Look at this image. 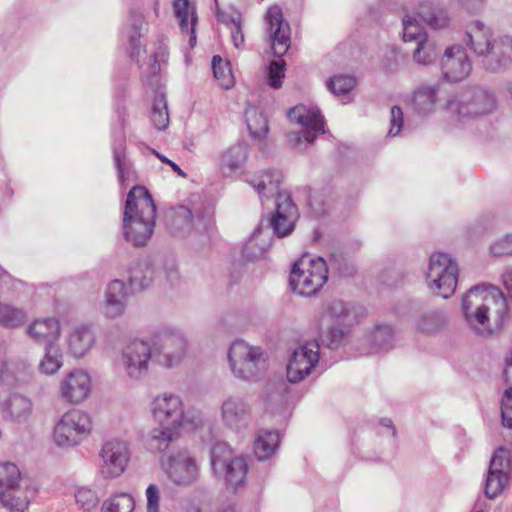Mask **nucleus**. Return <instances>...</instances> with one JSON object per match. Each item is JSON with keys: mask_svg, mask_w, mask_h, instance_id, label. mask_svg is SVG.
Wrapping results in <instances>:
<instances>
[{"mask_svg": "<svg viewBox=\"0 0 512 512\" xmlns=\"http://www.w3.org/2000/svg\"><path fill=\"white\" fill-rule=\"evenodd\" d=\"M227 358L233 375L243 381L260 379L267 369V357L262 348L241 339L230 345Z\"/></svg>", "mask_w": 512, "mask_h": 512, "instance_id": "39448f33", "label": "nucleus"}, {"mask_svg": "<svg viewBox=\"0 0 512 512\" xmlns=\"http://www.w3.org/2000/svg\"><path fill=\"white\" fill-rule=\"evenodd\" d=\"M153 358L150 343L135 339L123 349L121 365L127 377L132 380H141L148 374L149 363L153 362Z\"/></svg>", "mask_w": 512, "mask_h": 512, "instance_id": "f8f14e48", "label": "nucleus"}, {"mask_svg": "<svg viewBox=\"0 0 512 512\" xmlns=\"http://www.w3.org/2000/svg\"><path fill=\"white\" fill-rule=\"evenodd\" d=\"M370 341L376 350H388L392 347L393 329L390 325H379L370 335Z\"/></svg>", "mask_w": 512, "mask_h": 512, "instance_id": "603ef678", "label": "nucleus"}, {"mask_svg": "<svg viewBox=\"0 0 512 512\" xmlns=\"http://www.w3.org/2000/svg\"><path fill=\"white\" fill-rule=\"evenodd\" d=\"M26 314L23 310L9 305L0 304V325L6 328H16L24 323Z\"/></svg>", "mask_w": 512, "mask_h": 512, "instance_id": "09e8293b", "label": "nucleus"}, {"mask_svg": "<svg viewBox=\"0 0 512 512\" xmlns=\"http://www.w3.org/2000/svg\"><path fill=\"white\" fill-rule=\"evenodd\" d=\"M92 431V420L80 409H70L56 422L53 441L60 448H71L84 441Z\"/></svg>", "mask_w": 512, "mask_h": 512, "instance_id": "1a4fd4ad", "label": "nucleus"}, {"mask_svg": "<svg viewBox=\"0 0 512 512\" xmlns=\"http://www.w3.org/2000/svg\"><path fill=\"white\" fill-rule=\"evenodd\" d=\"M96 341L95 332L90 325L75 327L67 339L68 351L74 358L84 357L94 346Z\"/></svg>", "mask_w": 512, "mask_h": 512, "instance_id": "393cba45", "label": "nucleus"}, {"mask_svg": "<svg viewBox=\"0 0 512 512\" xmlns=\"http://www.w3.org/2000/svg\"><path fill=\"white\" fill-rule=\"evenodd\" d=\"M144 29L145 21L143 15L140 13L132 12L129 16L127 26L123 32V36L128 40L129 55L133 60H138L143 48L140 38Z\"/></svg>", "mask_w": 512, "mask_h": 512, "instance_id": "c756f323", "label": "nucleus"}, {"mask_svg": "<svg viewBox=\"0 0 512 512\" xmlns=\"http://www.w3.org/2000/svg\"><path fill=\"white\" fill-rule=\"evenodd\" d=\"M113 154L120 185L125 187L131 182L136 181L135 171L132 169L131 164L125 160V155L121 148H115Z\"/></svg>", "mask_w": 512, "mask_h": 512, "instance_id": "c03bdc74", "label": "nucleus"}, {"mask_svg": "<svg viewBox=\"0 0 512 512\" xmlns=\"http://www.w3.org/2000/svg\"><path fill=\"white\" fill-rule=\"evenodd\" d=\"M156 217V206L148 190L134 186L128 193L123 213L125 240L134 247H143L150 240Z\"/></svg>", "mask_w": 512, "mask_h": 512, "instance_id": "7ed1b4c3", "label": "nucleus"}, {"mask_svg": "<svg viewBox=\"0 0 512 512\" xmlns=\"http://www.w3.org/2000/svg\"><path fill=\"white\" fill-rule=\"evenodd\" d=\"M128 293L122 280L114 279L109 282L105 290V299L102 313L109 319L123 316L127 308Z\"/></svg>", "mask_w": 512, "mask_h": 512, "instance_id": "5701e85b", "label": "nucleus"}, {"mask_svg": "<svg viewBox=\"0 0 512 512\" xmlns=\"http://www.w3.org/2000/svg\"><path fill=\"white\" fill-rule=\"evenodd\" d=\"M298 219V209L288 193H279L276 199V209L269 224L278 238L290 235Z\"/></svg>", "mask_w": 512, "mask_h": 512, "instance_id": "6ab92c4d", "label": "nucleus"}, {"mask_svg": "<svg viewBox=\"0 0 512 512\" xmlns=\"http://www.w3.org/2000/svg\"><path fill=\"white\" fill-rule=\"evenodd\" d=\"M319 344L307 342L291 354L287 364V379L291 383H299L310 375L319 362Z\"/></svg>", "mask_w": 512, "mask_h": 512, "instance_id": "4468645a", "label": "nucleus"}, {"mask_svg": "<svg viewBox=\"0 0 512 512\" xmlns=\"http://www.w3.org/2000/svg\"><path fill=\"white\" fill-rule=\"evenodd\" d=\"M248 151V146L244 143H239L225 151L219 164L221 173L228 177L239 170L247 160Z\"/></svg>", "mask_w": 512, "mask_h": 512, "instance_id": "2f4dec72", "label": "nucleus"}, {"mask_svg": "<svg viewBox=\"0 0 512 512\" xmlns=\"http://www.w3.org/2000/svg\"><path fill=\"white\" fill-rule=\"evenodd\" d=\"M288 118L291 122L301 126L298 131H291L287 134V140L290 146L303 150L306 144L314 142L319 134H323L324 120L320 111L315 107L298 105L290 109Z\"/></svg>", "mask_w": 512, "mask_h": 512, "instance_id": "9d476101", "label": "nucleus"}, {"mask_svg": "<svg viewBox=\"0 0 512 512\" xmlns=\"http://www.w3.org/2000/svg\"><path fill=\"white\" fill-rule=\"evenodd\" d=\"M328 280L326 262L321 257L302 256L296 261L289 275V285L300 296L317 294Z\"/></svg>", "mask_w": 512, "mask_h": 512, "instance_id": "423d86ee", "label": "nucleus"}, {"mask_svg": "<svg viewBox=\"0 0 512 512\" xmlns=\"http://www.w3.org/2000/svg\"><path fill=\"white\" fill-rule=\"evenodd\" d=\"M285 63L280 60H273L270 62L268 67V83L274 88L278 89L282 86V79L285 76L284 73Z\"/></svg>", "mask_w": 512, "mask_h": 512, "instance_id": "13d9d810", "label": "nucleus"}, {"mask_svg": "<svg viewBox=\"0 0 512 512\" xmlns=\"http://www.w3.org/2000/svg\"><path fill=\"white\" fill-rule=\"evenodd\" d=\"M266 20L269 25L273 54L276 57H282L290 47V25L285 21L282 9L277 5L268 9Z\"/></svg>", "mask_w": 512, "mask_h": 512, "instance_id": "aec40b11", "label": "nucleus"}, {"mask_svg": "<svg viewBox=\"0 0 512 512\" xmlns=\"http://www.w3.org/2000/svg\"><path fill=\"white\" fill-rule=\"evenodd\" d=\"M173 9H174L176 16L191 14L189 0H174L173 1Z\"/></svg>", "mask_w": 512, "mask_h": 512, "instance_id": "338daca9", "label": "nucleus"}, {"mask_svg": "<svg viewBox=\"0 0 512 512\" xmlns=\"http://www.w3.org/2000/svg\"><path fill=\"white\" fill-rule=\"evenodd\" d=\"M463 42L491 73H500L512 66V37L495 36L492 28L480 20L469 23Z\"/></svg>", "mask_w": 512, "mask_h": 512, "instance_id": "f03ea898", "label": "nucleus"}, {"mask_svg": "<svg viewBox=\"0 0 512 512\" xmlns=\"http://www.w3.org/2000/svg\"><path fill=\"white\" fill-rule=\"evenodd\" d=\"M92 380L83 369H74L65 375L59 384L61 398L70 404H80L90 395Z\"/></svg>", "mask_w": 512, "mask_h": 512, "instance_id": "f3484780", "label": "nucleus"}, {"mask_svg": "<svg viewBox=\"0 0 512 512\" xmlns=\"http://www.w3.org/2000/svg\"><path fill=\"white\" fill-rule=\"evenodd\" d=\"M346 335V331L340 327H331L323 336V342L330 349L337 348L341 345Z\"/></svg>", "mask_w": 512, "mask_h": 512, "instance_id": "680f3d73", "label": "nucleus"}, {"mask_svg": "<svg viewBox=\"0 0 512 512\" xmlns=\"http://www.w3.org/2000/svg\"><path fill=\"white\" fill-rule=\"evenodd\" d=\"M495 93L485 87L470 86L447 99L445 109L459 118H480L496 111Z\"/></svg>", "mask_w": 512, "mask_h": 512, "instance_id": "20e7f679", "label": "nucleus"}, {"mask_svg": "<svg viewBox=\"0 0 512 512\" xmlns=\"http://www.w3.org/2000/svg\"><path fill=\"white\" fill-rule=\"evenodd\" d=\"M147 512H159L160 490L155 484H150L146 489Z\"/></svg>", "mask_w": 512, "mask_h": 512, "instance_id": "e2e57ef3", "label": "nucleus"}, {"mask_svg": "<svg viewBox=\"0 0 512 512\" xmlns=\"http://www.w3.org/2000/svg\"><path fill=\"white\" fill-rule=\"evenodd\" d=\"M20 480V470L14 463H0V496L4 494H9L12 497L25 495L20 489Z\"/></svg>", "mask_w": 512, "mask_h": 512, "instance_id": "473e14b6", "label": "nucleus"}, {"mask_svg": "<svg viewBox=\"0 0 512 512\" xmlns=\"http://www.w3.org/2000/svg\"><path fill=\"white\" fill-rule=\"evenodd\" d=\"M150 119L159 131L165 130L169 125L166 95L162 92L157 93L154 97Z\"/></svg>", "mask_w": 512, "mask_h": 512, "instance_id": "a19ab883", "label": "nucleus"}, {"mask_svg": "<svg viewBox=\"0 0 512 512\" xmlns=\"http://www.w3.org/2000/svg\"><path fill=\"white\" fill-rule=\"evenodd\" d=\"M221 419L224 425L240 431L248 427L251 420V406L239 395L227 396L221 404Z\"/></svg>", "mask_w": 512, "mask_h": 512, "instance_id": "412c9836", "label": "nucleus"}, {"mask_svg": "<svg viewBox=\"0 0 512 512\" xmlns=\"http://www.w3.org/2000/svg\"><path fill=\"white\" fill-rule=\"evenodd\" d=\"M221 470H225V480L228 487L236 490L245 481L248 464L245 458L234 457Z\"/></svg>", "mask_w": 512, "mask_h": 512, "instance_id": "4c0bfd02", "label": "nucleus"}, {"mask_svg": "<svg viewBox=\"0 0 512 512\" xmlns=\"http://www.w3.org/2000/svg\"><path fill=\"white\" fill-rule=\"evenodd\" d=\"M211 65L214 77L219 81L220 85L225 89L231 88L234 80L228 62L215 55L212 58Z\"/></svg>", "mask_w": 512, "mask_h": 512, "instance_id": "de8ad7c7", "label": "nucleus"}, {"mask_svg": "<svg viewBox=\"0 0 512 512\" xmlns=\"http://www.w3.org/2000/svg\"><path fill=\"white\" fill-rule=\"evenodd\" d=\"M99 457L101 475L105 479L117 478L125 472L130 461V445L118 437L107 439L101 446Z\"/></svg>", "mask_w": 512, "mask_h": 512, "instance_id": "9b49d317", "label": "nucleus"}, {"mask_svg": "<svg viewBox=\"0 0 512 512\" xmlns=\"http://www.w3.org/2000/svg\"><path fill=\"white\" fill-rule=\"evenodd\" d=\"M153 362L165 369L179 366L188 352L185 334L178 329L162 328L153 333L150 344Z\"/></svg>", "mask_w": 512, "mask_h": 512, "instance_id": "0eeeda50", "label": "nucleus"}, {"mask_svg": "<svg viewBox=\"0 0 512 512\" xmlns=\"http://www.w3.org/2000/svg\"><path fill=\"white\" fill-rule=\"evenodd\" d=\"M461 307L470 329L482 337L500 328L508 311L506 299L499 290H485L479 285L467 291Z\"/></svg>", "mask_w": 512, "mask_h": 512, "instance_id": "f257e3e1", "label": "nucleus"}, {"mask_svg": "<svg viewBox=\"0 0 512 512\" xmlns=\"http://www.w3.org/2000/svg\"><path fill=\"white\" fill-rule=\"evenodd\" d=\"M0 415L7 423L25 425L33 415L32 400L19 393H2L0 394Z\"/></svg>", "mask_w": 512, "mask_h": 512, "instance_id": "dca6fc26", "label": "nucleus"}, {"mask_svg": "<svg viewBox=\"0 0 512 512\" xmlns=\"http://www.w3.org/2000/svg\"><path fill=\"white\" fill-rule=\"evenodd\" d=\"M219 21H225L223 17L218 13L217 14ZM227 24L230 26L231 30V39L236 48H241L244 45V33L242 30L241 17L240 15L231 16L229 20H226Z\"/></svg>", "mask_w": 512, "mask_h": 512, "instance_id": "4d7b16f0", "label": "nucleus"}, {"mask_svg": "<svg viewBox=\"0 0 512 512\" xmlns=\"http://www.w3.org/2000/svg\"><path fill=\"white\" fill-rule=\"evenodd\" d=\"M445 91L440 83L422 84L413 92L412 108L421 115H428L436 110L444 98Z\"/></svg>", "mask_w": 512, "mask_h": 512, "instance_id": "b1692460", "label": "nucleus"}, {"mask_svg": "<svg viewBox=\"0 0 512 512\" xmlns=\"http://www.w3.org/2000/svg\"><path fill=\"white\" fill-rule=\"evenodd\" d=\"M459 269L451 255L443 252L431 254L425 279L430 292L443 299L450 298L456 290Z\"/></svg>", "mask_w": 512, "mask_h": 512, "instance_id": "6e6552de", "label": "nucleus"}, {"mask_svg": "<svg viewBox=\"0 0 512 512\" xmlns=\"http://www.w3.org/2000/svg\"><path fill=\"white\" fill-rule=\"evenodd\" d=\"M356 85V80L350 75H336L331 77L327 83V88L336 96L348 94Z\"/></svg>", "mask_w": 512, "mask_h": 512, "instance_id": "864d4df0", "label": "nucleus"}, {"mask_svg": "<svg viewBox=\"0 0 512 512\" xmlns=\"http://www.w3.org/2000/svg\"><path fill=\"white\" fill-rule=\"evenodd\" d=\"M503 285L510 299H512V268L506 269L502 275Z\"/></svg>", "mask_w": 512, "mask_h": 512, "instance_id": "774afa93", "label": "nucleus"}, {"mask_svg": "<svg viewBox=\"0 0 512 512\" xmlns=\"http://www.w3.org/2000/svg\"><path fill=\"white\" fill-rule=\"evenodd\" d=\"M270 246V238L258 228L242 248V256L248 261L261 258Z\"/></svg>", "mask_w": 512, "mask_h": 512, "instance_id": "e433bc0d", "label": "nucleus"}, {"mask_svg": "<svg viewBox=\"0 0 512 512\" xmlns=\"http://www.w3.org/2000/svg\"><path fill=\"white\" fill-rule=\"evenodd\" d=\"M210 225V220L204 216H197L196 222L192 211L186 206H178L173 210L170 218L169 228L170 232L179 237L189 235L192 230H207Z\"/></svg>", "mask_w": 512, "mask_h": 512, "instance_id": "4be33fe9", "label": "nucleus"}, {"mask_svg": "<svg viewBox=\"0 0 512 512\" xmlns=\"http://www.w3.org/2000/svg\"><path fill=\"white\" fill-rule=\"evenodd\" d=\"M245 120L253 138L261 139L268 133L267 118L257 107L249 105L245 109Z\"/></svg>", "mask_w": 512, "mask_h": 512, "instance_id": "ea45409f", "label": "nucleus"}, {"mask_svg": "<svg viewBox=\"0 0 512 512\" xmlns=\"http://www.w3.org/2000/svg\"><path fill=\"white\" fill-rule=\"evenodd\" d=\"M323 321L337 326H351L356 322L353 306L341 299L328 300L323 307Z\"/></svg>", "mask_w": 512, "mask_h": 512, "instance_id": "bb28decb", "label": "nucleus"}, {"mask_svg": "<svg viewBox=\"0 0 512 512\" xmlns=\"http://www.w3.org/2000/svg\"><path fill=\"white\" fill-rule=\"evenodd\" d=\"M422 20L432 29L440 30L449 26L450 19L447 11L437 3L424 0L418 11Z\"/></svg>", "mask_w": 512, "mask_h": 512, "instance_id": "7c9ffc66", "label": "nucleus"}, {"mask_svg": "<svg viewBox=\"0 0 512 512\" xmlns=\"http://www.w3.org/2000/svg\"><path fill=\"white\" fill-rule=\"evenodd\" d=\"M280 436L274 430H260L254 441V453L259 460L270 458L279 445Z\"/></svg>", "mask_w": 512, "mask_h": 512, "instance_id": "c9c22d12", "label": "nucleus"}, {"mask_svg": "<svg viewBox=\"0 0 512 512\" xmlns=\"http://www.w3.org/2000/svg\"><path fill=\"white\" fill-rule=\"evenodd\" d=\"M509 477L505 474H497L493 471L487 472L484 493L487 498L494 499L508 485Z\"/></svg>", "mask_w": 512, "mask_h": 512, "instance_id": "3c124183", "label": "nucleus"}, {"mask_svg": "<svg viewBox=\"0 0 512 512\" xmlns=\"http://www.w3.org/2000/svg\"><path fill=\"white\" fill-rule=\"evenodd\" d=\"M29 337L38 344H56L60 335V324L56 318L35 320L27 328Z\"/></svg>", "mask_w": 512, "mask_h": 512, "instance_id": "cd10ccee", "label": "nucleus"}, {"mask_svg": "<svg viewBox=\"0 0 512 512\" xmlns=\"http://www.w3.org/2000/svg\"><path fill=\"white\" fill-rule=\"evenodd\" d=\"M180 437V428L162 426L150 431L147 446L152 452H163Z\"/></svg>", "mask_w": 512, "mask_h": 512, "instance_id": "f704fd0d", "label": "nucleus"}, {"mask_svg": "<svg viewBox=\"0 0 512 512\" xmlns=\"http://www.w3.org/2000/svg\"><path fill=\"white\" fill-rule=\"evenodd\" d=\"M449 321L443 309H431L421 312L415 320L416 329L425 334H433L442 330Z\"/></svg>", "mask_w": 512, "mask_h": 512, "instance_id": "72a5a7b5", "label": "nucleus"}, {"mask_svg": "<svg viewBox=\"0 0 512 512\" xmlns=\"http://www.w3.org/2000/svg\"><path fill=\"white\" fill-rule=\"evenodd\" d=\"M75 501L79 509L84 512H89L96 508L99 498L95 491L86 487H81L75 492Z\"/></svg>", "mask_w": 512, "mask_h": 512, "instance_id": "6e6d98bb", "label": "nucleus"}, {"mask_svg": "<svg viewBox=\"0 0 512 512\" xmlns=\"http://www.w3.org/2000/svg\"><path fill=\"white\" fill-rule=\"evenodd\" d=\"M490 252L497 257L512 255V234H507L493 242Z\"/></svg>", "mask_w": 512, "mask_h": 512, "instance_id": "052dcab7", "label": "nucleus"}, {"mask_svg": "<svg viewBox=\"0 0 512 512\" xmlns=\"http://www.w3.org/2000/svg\"><path fill=\"white\" fill-rule=\"evenodd\" d=\"M135 500L128 493H117L105 500L101 512H133Z\"/></svg>", "mask_w": 512, "mask_h": 512, "instance_id": "37998d69", "label": "nucleus"}, {"mask_svg": "<svg viewBox=\"0 0 512 512\" xmlns=\"http://www.w3.org/2000/svg\"><path fill=\"white\" fill-rule=\"evenodd\" d=\"M416 45L417 47L413 52V59L415 62L420 65H430L437 59L439 49L433 40L428 39L426 36Z\"/></svg>", "mask_w": 512, "mask_h": 512, "instance_id": "79ce46f5", "label": "nucleus"}, {"mask_svg": "<svg viewBox=\"0 0 512 512\" xmlns=\"http://www.w3.org/2000/svg\"><path fill=\"white\" fill-rule=\"evenodd\" d=\"M29 506L26 495L12 497L9 494L0 496V512H25Z\"/></svg>", "mask_w": 512, "mask_h": 512, "instance_id": "5fc2aeb1", "label": "nucleus"}, {"mask_svg": "<svg viewBox=\"0 0 512 512\" xmlns=\"http://www.w3.org/2000/svg\"><path fill=\"white\" fill-rule=\"evenodd\" d=\"M151 411L159 425L181 428L183 424L184 405L176 394L165 392L156 396L151 403Z\"/></svg>", "mask_w": 512, "mask_h": 512, "instance_id": "2eb2a0df", "label": "nucleus"}, {"mask_svg": "<svg viewBox=\"0 0 512 512\" xmlns=\"http://www.w3.org/2000/svg\"><path fill=\"white\" fill-rule=\"evenodd\" d=\"M163 271L165 273L166 280L170 284L178 282L180 275L174 259L165 260L163 264Z\"/></svg>", "mask_w": 512, "mask_h": 512, "instance_id": "69168bd1", "label": "nucleus"}, {"mask_svg": "<svg viewBox=\"0 0 512 512\" xmlns=\"http://www.w3.org/2000/svg\"><path fill=\"white\" fill-rule=\"evenodd\" d=\"M402 25L404 42H414L417 44L427 36L418 20L413 16L405 15L402 19Z\"/></svg>", "mask_w": 512, "mask_h": 512, "instance_id": "49530a36", "label": "nucleus"}, {"mask_svg": "<svg viewBox=\"0 0 512 512\" xmlns=\"http://www.w3.org/2000/svg\"><path fill=\"white\" fill-rule=\"evenodd\" d=\"M501 417L503 425L512 429V387L505 390L501 399Z\"/></svg>", "mask_w": 512, "mask_h": 512, "instance_id": "bf43d9fd", "label": "nucleus"}, {"mask_svg": "<svg viewBox=\"0 0 512 512\" xmlns=\"http://www.w3.org/2000/svg\"><path fill=\"white\" fill-rule=\"evenodd\" d=\"M283 180V175L280 170L267 169L263 170L248 179L247 182L257 191L259 197H272L283 193L279 191V186Z\"/></svg>", "mask_w": 512, "mask_h": 512, "instance_id": "a878e982", "label": "nucleus"}, {"mask_svg": "<svg viewBox=\"0 0 512 512\" xmlns=\"http://www.w3.org/2000/svg\"><path fill=\"white\" fill-rule=\"evenodd\" d=\"M232 451L226 442H217L210 449V463L214 472L224 466L232 459Z\"/></svg>", "mask_w": 512, "mask_h": 512, "instance_id": "8fccbe9b", "label": "nucleus"}, {"mask_svg": "<svg viewBox=\"0 0 512 512\" xmlns=\"http://www.w3.org/2000/svg\"><path fill=\"white\" fill-rule=\"evenodd\" d=\"M163 469L168 478L178 486H190L199 477V466L197 460L186 450H179L168 456L162 462Z\"/></svg>", "mask_w": 512, "mask_h": 512, "instance_id": "ddd939ff", "label": "nucleus"}, {"mask_svg": "<svg viewBox=\"0 0 512 512\" xmlns=\"http://www.w3.org/2000/svg\"><path fill=\"white\" fill-rule=\"evenodd\" d=\"M443 76L451 82H460L466 79L472 70L471 61L459 45L447 47L440 62Z\"/></svg>", "mask_w": 512, "mask_h": 512, "instance_id": "a211bd4d", "label": "nucleus"}, {"mask_svg": "<svg viewBox=\"0 0 512 512\" xmlns=\"http://www.w3.org/2000/svg\"><path fill=\"white\" fill-rule=\"evenodd\" d=\"M128 283L135 292H140L150 286L154 280L155 271L149 259H138L129 267Z\"/></svg>", "mask_w": 512, "mask_h": 512, "instance_id": "c85d7f7f", "label": "nucleus"}, {"mask_svg": "<svg viewBox=\"0 0 512 512\" xmlns=\"http://www.w3.org/2000/svg\"><path fill=\"white\" fill-rule=\"evenodd\" d=\"M63 366V354L58 344H48L39 362L38 369L44 375H54Z\"/></svg>", "mask_w": 512, "mask_h": 512, "instance_id": "58836bf2", "label": "nucleus"}, {"mask_svg": "<svg viewBox=\"0 0 512 512\" xmlns=\"http://www.w3.org/2000/svg\"><path fill=\"white\" fill-rule=\"evenodd\" d=\"M512 465V458L510 452L503 446H500L493 453L488 471H493L497 474H505L509 477V472Z\"/></svg>", "mask_w": 512, "mask_h": 512, "instance_id": "a18cd8bd", "label": "nucleus"}, {"mask_svg": "<svg viewBox=\"0 0 512 512\" xmlns=\"http://www.w3.org/2000/svg\"><path fill=\"white\" fill-rule=\"evenodd\" d=\"M390 114L391 127L388 131V135L394 137L399 134L403 126V112L399 106H393L391 108Z\"/></svg>", "mask_w": 512, "mask_h": 512, "instance_id": "0e129e2a", "label": "nucleus"}]
</instances>
